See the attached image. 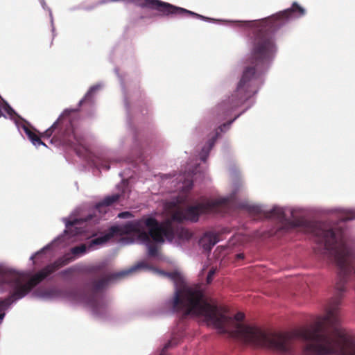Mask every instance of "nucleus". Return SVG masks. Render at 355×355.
I'll use <instances>...</instances> for the list:
<instances>
[{
  "label": "nucleus",
  "instance_id": "1a4fd4ad",
  "mask_svg": "<svg viewBox=\"0 0 355 355\" xmlns=\"http://www.w3.org/2000/svg\"><path fill=\"white\" fill-rule=\"evenodd\" d=\"M139 220H140V219L137 220H135V221L129 223L127 225V229L129 231L137 233L139 239L141 241H142L143 242L147 243L148 252V255L150 257H156L158 253V249H157V247L155 244L151 243L150 240H153V239L151 237H150L149 241H146L143 240L140 236L141 232H142L143 231H146L144 230V227H146V226L145 225H143L141 227H139V229L138 230H133V228H132L133 225H135L136 223L139 222Z\"/></svg>",
  "mask_w": 355,
  "mask_h": 355
},
{
  "label": "nucleus",
  "instance_id": "473e14b6",
  "mask_svg": "<svg viewBox=\"0 0 355 355\" xmlns=\"http://www.w3.org/2000/svg\"><path fill=\"white\" fill-rule=\"evenodd\" d=\"M250 211H252L254 213L258 214L260 212V209L258 207H250Z\"/></svg>",
  "mask_w": 355,
  "mask_h": 355
},
{
  "label": "nucleus",
  "instance_id": "c85d7f7f",
  "mask_svg": "<svg viewBox=\"0 0 355 355\" xmlns=\"http://www.w3.org/2000/svg\"><path fill=\"white\" fill-rule=\"evenodd\" d=\"M131 216H132V214L129 211H123V212L119 213L118 215V217L121 218H127L130 217Z\"/></svg>",
  "mask_w": 355,
  "mask_h": 355
},
{
  "label": "nucleus",
  "instance_id": "9d476101",
  "mask_svg": "<svg viewBox=\"0 0 355 355\" xmlns=\"http://www.w3.org/2000/svg\"><path fill=\"white\" fill-rule=\"evenodd\" d=\"M218 241V234L208 232L204 234L200 239L199 243L205 250L209 252Z\"/></svg>",
  "mask_w": 355,
  "mask_h": 355
},
{
  "label": "nucleus",
  "instance_id": "c9c22d12",
  "mask_svg": "<svg viewBox=\"0 0 355 355\" xmlns=\"http://www.w3.org/2000/svg\"><path fill=\"white\" fill-rule=\"evenodd\" d=\"M35 255H36V254L33 255V256L31 257V259H33L35 258Z\"/></svg>",
  "mask_w": 355,
  "mask_h": 355
},
{
  "label": "nucleus",
  "instance_id": "72a5a7b5",
  "mask_svg": "<svg viewBox=\"0 0 355 355\" xmlns=\"http://www.w3.org/2000/svg\"><path fill=\"white\" fill-rule=\"evenodd\" d=\"M244 254L243 253H239L236 254V260H241L244 259Z\"/></svg>",
  "mask_w": 355,
  "mask_h": 355
},
{
  "label": "nucleus",
  "instance_id": "f704fd0d",
  "mask_svg": "<svg viewBox=\"0 0 355 355\" xmlns=\"http://www.w3.org/2000/svg\"><path fill=\"white\" fill-rule=\"evenodd\" d=\"M70 269H67V270H64L63 271H62L60 273L62 275H67L69 273H70Z\"/></svg>",
  "mask_w": 355,
  "mask_h": 355
},
{
  "label": "nucleus",
  "instance_id": "bb28decb",
  "mask_svg": "<svg viewBox=\"0 0 355 355\" xmlns=\"http://www.w3.org/2000/svg\"><path fill=\"white\" fill-rule=\"evenodd\" d=\"M240 114H237L233 119L229 121L227 123H223V125H220L219 127V129L220 130V131H223V128H226V127H229L232 123L236 119H237L239 116Z\"/></svg>",
  "mask_w": 355,
  "mask_h": 355
},
{
  "label": "nucleus",
  "instance_id": "c756f323",
  "mask_svg": "<svg viewBox=\"0 0 355 355\" xmlns=\"http://www.w3.org/2000/svg\"><path fill=\"white\" fill-rule=\"evenodd\" d=\"M172 345H173V340H169V341H168V343L164 345V348H163V350H162V352L161 353V354H160V355H166V354H164V352H165L166 350H167L168 349H169V348L172 346Z\"/></svg>",
  "mask_w": 355,
  "mask_h": 355
},
{
  "label": "nucleus",
  "instance_id": "f3484780",
  "mask_svg": "<svg viewBox=\"0 0 355 355\" xmlns=\"http://www.w3.org/2000/svg\"><path fill=\"white\" fill-rule=\"evenodd\" d=\"M112 233L106 234L103 236H98L97 238H95L89 241L88 248L93 249L94 246L95 245H102L105 244L106 242H107L112 237Z\"/></svg>",
  "mask_w": 355,
  "mask_h": 355
},
{
  "label": "nucleus",
  "instance_id": "cd10ccee",
  "mask_svg": "<svg viewBox=\"0 0 355 355\" xmlns=\"http://www.w3.org/2000/svg\"><path fill=\"white\" fill-rule=\"evenodd\" d=\"M94 89H95L94 87H91L90 89L87 92V93L85 96L84 99L83 101H81L80 102L82 103L83 101H85L89 99V98H91Z\"/></svg>",
  "mask_w": 355,
  "mask_h": 355
},
{
  "label": "nucleus",
  "instance_id": "39448f33",
  "mask_svg": "<svg viewBox=\"0 0 355 355\" xmlns=\"http://www.w3.org/2000/svg\"><path fill=\"white\" fill-rule=\"evenodd\" d=\"M72 260L73 258L69 254L58 258L54 262L48 264L33 275L26 282H24L21 274L8 268L0 266V288L3 289L8 287L12 290V293L10 296L4 299H0V323L5 316L4 310L15 300L25 297L33 288L48 276L67 265Z\"/></svg>",
  "mask_w": 355,
  "mask_h": 355
},
{
  "label": "nucleus",
  "instance_id": "393cba45",
  "mask_svg": "<svg viewBox=\"0 0 355 355\" xmlns=\"http://www.w3.org/2000/svg\"><path fill=\"white\" fill-rule=\"evenodd\" d=\"M98 164L100 166V167H101L105 170L110 169L109 162L107 160H100L99 159V162Z\"/></svg>",
  "mask_w": 355,
  "mask_h": 355
},
{
  "label": "nucleus",
  "instance_id": "4be33fe9",
  "mask_svg": "<svg viewBox=\"0 0 355 355\" xmlns=\"http://www.w3.org/2000/svg\"><path fill=\"white\" fill-rule=\"evenodd\" d=\"M58 290L55 288H51L46 290L42 294V296L44 297H53L58 295Z\"/></svg>",
  "mask_w": 355,
  "mask_h": 355
},
{
  "label": "nucleus",
  "instance_id": "5701e85b",
  "mask_svg": "<svg viewBox=\"0 0 355 355\" xmlns=\"http://www.w3.org/2000/svg\"><path fill=\"white\" fill-rule=\"evenodd\" d=\"M166 276H168L171 279L174 281L176 284H178V282L180 279V275L177 272H173L167 273Z\"/></svg>",
  "mask_w": 355,
  "mask_h": 355
},
{
  "label": "nucleus",
  "instance_id": "ddd939ff",
  "mask_svg": "<svg viewBox=\"0 0 355 355\" xmlns=\"http://www.w3.org/2000/svg\"><path fill=\"white\" fill-rule=\"evenodd\" d=\"M22 128L28 136V139L35 146L44 145L46 146V144L41 140V137L38 136L35 132L32 131L28 125L24 124L22 125Z\"/></svg>",
  "mask_w": 355,
  "mask_h": 355
},
{
  "label": "nucleus",
  "instance_id": "7c9ffc66",
  "mask_svg": "<svg viewBox=\"0 0 355 355\" xmlns=\"http://www.w3.org/2000/svg\"><path fill=\"white\" fill-rule=\"evenodd\" d=\"M214 274V270H211L209 273H208V275H207V283H210L211 282V279H212V277Z\"/></svg>",
  "mask_w": 355,
  "mask_h": 355
},
{
  "label": "nucleus",
  "instance_id": "412c9836",
  "mask_svg": "<svg viewBox=\"0 0 355 355\" xmlns=\"http://www.w3.org/2000/svg\"><path fill=\"white\" fill-rule=\"evenodd\" d=\"M2 109L10 116L15 114L14 110L7 103H5L3 105H0V117L3 115Z\"/></svg>",
  "mask_w": 355,
  "mask_h": 355
},
{
  "label": "nucleus",
  "instance_id": "6e6552de",
  "mask_svg": "<svg viewBox=\"0 0 355 355\" xmlns=\"http://www.w3.org/2000/svg\"><path fill=\"white\" fill-rule=\"evenodd\" d=\"M58 141L59 144L69 146L76 150L77 146H83L84 137L78 133L75 127L71 121H67L64 128L60 130L53 137V141Z\"/></svg>",
  "mask_w": 355,
  "mask_h": 355
},
{
  "label": "nucleus",
  "instance_id": "20e7f679",
  "mask_svg": "<svg viewBox=\"0 0 355 355\" xmlns=\"http://www.w3.org/2000/svg\"><path fill=\"white\" fill-rule=\"evenodd\" d=\"M72 260L73 258L69 254L58 258L54 262L48 264L33 275L26 282H24L21 274L8 268L0 266V288L3 289L8 287L12 290V293L10 296L4 299H0V323L5 316L4 310L15 300L25 297L33 288L48 276L67 265Z\"/></svg>",
  "mask_w": 355,
  "mask_h": 355
},
{
  "label": "nucleus",
  "instance_id": "7ed1b4c3",
  "mask_svg": "<svg viewBox=\"0 0 355 355\" xmlns=\"http://www.w3.org/2000/svg\"><path fill=\"white\" fill-rule=\"evenodd\" d=\"M223 203L224 202L220 200H207L196 205L188 207L185 209L178 208L174 211L171 219L162 223L153 217H143L133 225L132 228L138 230L145 225L148 231L141 232L140 236L146 241H149L150 237L157 243H164V239L171 242L176 237L181 240H189L192 237L191 232L175 222L180 223L184 220L196 222L200 214L211 212Z\"/></svg>",
  "mask_w": 355,
  "mask_h": 355
},
{
  "label": "nucleus",
  "instance_id": "4468645a",
  "mask_svg": "<svg viewBox=\"0 0 355 355\" xmlns=\"http://www.w3.org/2000/svg\"><path fill=\"white\" fill-rule=\"evenodd\" d=\"M22 128L28 136V139L35 146L44 145L46 146V144L41 140V137L38 136L35 132L32 131L28 125L24 124L22 125Z\"/></svg>",
  "mask_w": 355,
  "mask_h": 355
},
{
  "label": "nucleus",
  "instance_id": "aec40b11",
  "mask_svg": "<svg viewBox=\"0 0 355 355\" xmlns=\"http://www.w3.org/2000/svg\"><path fill=\"white\" fill-rule=\"evenodd\" d=\"M355 219V211H347L343 213L342 216L340 217V220L342 222H345L347 220H351Z\"/></svg>",
  "mask_w": 355,
  "mask_h": 355
},
{
  "label": "nucleus",
  "instance_id": "a211bd4d",
  "mask_svg": "<svg viewBox=\"0 0 355 355\" xmlns=\"http://www.w3.org/2000/svg\"><path fill=\"white\" fill-rule=\"evenodd\" d=\"M59 121H55L49 129H47L41 135L42 137L44 138H49L53 133V132L58 128Z\"/></svg>",
  "mask_w": 355,
  "mask_h": 355
},
{
  "label": "nucleus",
  "instance_id": "f257e3e1",
  "mask_svg": "<svg viewBox=\"0 0 355 355\" xmlns=\"http://www.w3.org/2000/svg\"><path fill=\"white\" fill-rule=\"evenodd\" d=\"M305 13V9L294 2L290 8L260 21L241 22L244 27L253 29L252 46L248 59V65L245 67L236 90L216 107V112L218 115L222 114V119L258 92L261 83L259 76L268 68L277 51L273 33L291 18L302 17Z\"/></svg>",
  "mask_w": 355,
  "mask_h": 355
},
{
  "label": "nucleus",
  "instance_id": "a878e982",
  "mask_svg": "<svg viewBox=\"0 0 355 355\" xmlns=\"http://www.w3.org/2000/svg\"><path fill=\"white\" fill-rule=\"evenodd\" d=\"M100 218L99 217H97L96 215L94 216L92 214H89L85 218V221L86 222H88V221H94L95 223L98 222Z\"/></svg>",
  "mask_w": 355,
  "mask_h": 355
},
{
  "label": "nucleus",
  "instance_id": "2f4dec72",
  "mask_svg": "<svg viewBox=\"0 0 355 355\" xmlns=\"http://www.w3.org/2000/svg\"><path fill=\"white\" fill-rule=\"evenodd\" d=\"M78 220L77 219H75L73 220H71V221H69L67 223V226L69 227V226H73V225H76L78 224Z\"/></svg>",
  "mask_w": 355,
  "mask_h": 355
},
{
  "label": "nucleus",
  "instance_id": "f8f14e48",
  "mask_svg": "<svg viewBox=\"0 0 355 355\" xmlns=\"http://www.w3.org/2000/svg\"><path fill=\"white\" fill-rule=\"evenodd\" d=\"M22 128L28 136V139L35 146L44 145L46 146V144L41 140V137L38 136L35 132L32 131L28 125L24 124L22 125Z\"/></svg>",
  "mask_w": 355,
  "mask_h": 355
},
{
  "label": "nucleus",
  "instance_id": "2eb2a0df",
  "mask_svg": "<svg viewBox=\"0 0 355 355\" xmlns=\"http://www.w3.org/2000/svg\"><path fill=\"white\" fill-rule=\"evenodd\" d=\"M218 133L216 132L215 136H214L212 138H211L208 141L207 144L202 148V149L200 153V157L202 161L205 162L206 159H207L209 151L211 150V149L213 148V146L215 144V142L218 137Z\"/></svg>",
  "mask_w": 355,
  "mask_h": 355
},
{
  "label": "nucleus",
  "instance_id": "dca6fc26",
  "mask_svg": "<svg viewBox=\"0 0 355 355\" xmlns=\"http://www.w3.org/2000/svg\"><path fill=\"white\" fill-rule=\"evenodd\" d=\"M266 216L270 218H276L279 220H283L285 218L284 209L282 207H275L266 213Z\"/></svg>",
  "mask_w": 355,
  "mask_h": 355
},
{
  "label": "nucleus",
  "instance_id": "9b49d317",
  "mask_svg": "<svg viewBox=\"0 0 355 355\" xmlns=\"http://www.w3.org/2000/svg\"><path fill=\"white\" fill-rule=\"evenodd\" d=\"M121 197V194H113L112 196H106L101 202H98L96 205V209L98 212H106L105 209L106 207L113 205L117 202Z\"/></svg>",
  "mask_w": 355,
  "mask_h": 355
},
{
  "label": "nucleus",
  "instance_id": "f03ea898",
  "mask_svg": "<svg viewBox=\"0 0 355 355\" xmlns=\"http://www.w3.org/2000/svg\"><path fill=\"white\" fill-rule=\"evenodd\" d=\"M223 203L224 202L220 200H207L196 205L188 207L185 209L178 208L174 211L171 219L162 223L153 217H143L133 225L132 228L138 230L145 225L148 231L141 232L140 236L146 241H149L150 237L157 243H164V239L171 242L176 237L181 240H189L192 237L191 232L175 222L180 223L184 220L196 222L200 214L211 212Z\"/></svg>",
  "mask_w": 355,
  "mask_h": 355
},
{
  "label": "nucleus",
  "instance_id": "423d86ee",
  "mask_svg": "<svg viewBox=\"0 0 355 355\" xmlns=\"http://www.w3.org/2000/svg\"><path fill=\"white\" fill-rule=\"evenodd\" d=\"M131 1L139 7L156 10L162 16H185L200 19L205 18L199 14L160 0H131Z\"/></svg>",
  "mask_w": 355,
  "mask_h": 355
},
{
  "label": "nucleus",
  "instance_id": "0eeeda50",
  "mask_svg": "<svg viewBox=\"0 0 355 355\" xmlns=\"http://www.w3.org/2000/svg\"><path fill=\"white\" fill-rule=\"evenodd\" d=\"M141 264H139L136 266L132 267L128 270H123L119 272L110 274L109 275H107L104 277H102L99 279H95L93 280L91 282V290L93 293L92 296H86L84 295L82 297V300L85 302L87 304H88L93 310V311L95 313H98L99 311V303L98 300H96L94 295L96 293L102 291L103 289L106 288V286L108 285V284L114 279H121L124 277L128 276V275L131 274L132 272L136 271Z\"/></svg>",
  "mask_w": 355,
  "mask_h": 355
},
{
  "label": "nucleus",
  "instance_id": "6ab92c4d",
  "mask_svg": "<svg viewBox=\"0 0 355 355\" xmlns=\"http://www.w3.org/2000/svg\"><path fill=\"white\" fill-rule=\"evenodd\" d=\"M87 247L85 244H82L78 246H76L71 248V251L73 255H78L83 254L87 251Z\"/></svg>",
  "mask_w": 355,
  "mask_h": 355
},
{
  "label": "nucleus",
  "instance_id": "b1692460",
  "mask_svg": "<svg viewBox=\"0 0 355 355\" xmlns=\"http://www.w3.org/2000/svg\"><path fill=\"white\" fill-rule=\"evenodd\" d=\"M106 266H107V264L105 263H101L98 265L94 266L91 269V271H92L94 272H97L98 271H101L106 267Z\"/></svg>",
  "mask_w": 355,
  "mask_h": 355
}]
</instances>
